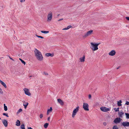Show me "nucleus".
<instances>
[{"instance_id":"f257e3e1","label":"nucleus","mask_w":129,"mask_h":129,"mask_svg":"<svg viewBox=\"0 0 129 129\" xmlns=\"http://www.w3.org/2000/svg\"><path fill=\"white\" fill-rule=\"evenodd\" d=\"M36 59L39 61H41L43 59V57L41 53L37 49L35 48L34 51Z\"/></svg>"},{"instance_id":"f03ea898","label":"nucleus","mask_w":129,"mask_h":129,"mask_svg":"<svg viewBox=\"0 0 129 129\" xmlns=\"http://www.w3.org/2000/svg\"><path fill=\"white\" fill-rule=\"evenodd\" d=\"M100 44V43H96L91 42L90 43L91 46L90 47L92 50L95 51L98 50V46Z\"/></svg>"},{"instance_id":"7ed1b4c3","label":"nucleus","mask_w":129,"mask_h":129,"mask_svg":"<svg viewBox=\"0 0 129 129\" xmlns=\"http://www.w3.org/2000/svg\"><path fill=\"white\" fill-rule=\"evenodd\" d=\"M79 107L78 106L76 108L73 110L72 114V117L73 118H74L75 117L77 113L79 111Z\"/></svg>"},{"instance_id":"20e7f679","label":"nucleus","mask_w":129,"mask_h":129,"mask_svg":"<svg viewBox=\"0 0 129 129\" xmlns=\"http://www.w3.org/2000/svg\"><path fill=\"white\" fill-rule=\"evenodd\" d=\"M93 32V31L92 30L88 31L84 34V35L83 36V37L84 38H85L89 36L92 34Z\"/></svg>"},{"instance_id":"39448f33","label":"nucleus","mask_w":129,"mask_h":129,"mask_svg":"<svg viewBox=\"0 0 129 129\" xmlns=\"http://www.w3.org/2000/svg\"><path fill=\"white\" fill-rule=\"evenodd\" d=\"M52 12H50L47 16V21L48 22H50L52 18Z\"/></svg>"},{"instance_id":"423d86ee","label":"nucleus","mask_w":129,"mask_h":129,"mask_svg":"<svg viewBox=\"0 0 129 129\" xmlns=\"http://www.w3.org/2000/svg\"><path fill=\"white\" fill-rule=\"evenodd\" d=\"M83 107L84 110L86 111H88L89 110V105L86 103H83Z\"/></svg>"},{"instance_id":"0eeeda50","label":"nucleus","mask_w":129,"mask_h":129,"mask_svg":"<svg viewBox=\"0 0 129 129\" xmlns=\"http://www.w3.org/2000/svg\"><path fill=\"white\" fill-rule=\"evenodd\" d=\"M101 110L104 112H107L109 111L110 108H107L105 107H102L100 108Z\"/></svg>"},{"instance_id":"6e6552de","label":"nucleus","mask_w":129,"mask_h":129,"mask_svg":"<svg viewBox=\"0 0 129 129\" xmlns=\"http://www.w3.org/2000/svg\"><path fill=\"white\" fill-rule=\"evenodd\" d=\"M23 90L26 95L28 96H30L31 95V93L29 92V90L28 89L25 88L23 89Z\"/></svg>"},{"instance_id":"1a4fd4ad","label":"nucleus","mask_w":129,"mask_h":129,"mask_svg":"<svg viewBox=\"0 0 129 129\" xmlns=\"http://www.w3.org/2000/svg\"><path fill=\"white\" fill-rule=\"evenodd\" d=\"M120 118H115L114 121V122L115 123L117 124L120 122L121 121Z\"/></svg>"},{"instance_id":"9d476101","label":"nucleus","mask_w":129,"mask_h":129,"mask_svg":"<svg viewBox=\"0 0 129 129\" xmlns=\"http://www.w3.org/2000/svg\"><path fill=\"white\" fill-rule=\"evenodd\" d=\"M116 53V52L115 50H112L109 53V54L110 56H113L115 55Z\"/></svg>"},{"instance_id":"9b49d317","label":"nucleus","mask_w":129,"mask_h":129,"mask_svg":"<svg viewBox=\"0 0 129 129\" xmlns=\"http://www.w3.org/2000/svg\"><path fill=\"white\" fill-rule=\"evenodd\" d=\"M122 125L124 126H129V122H123L122 123Z\"/></svg>"},{"instance_id":"f8f14e48","label":"nucleus","mask_w":129,"mask_h":129,"mask_svg":"<svg viewBox=\"0 0 129 129\" xmlns=\"http://www.w3.org/2000/svg\"><path fill=\"white\" fill-rule=\"evenodd\" d=\"M58 102L61 105H63L64 104L63 102L60 99H59L57 100Z\"/></svg>"},{"instance_id":"ddd939ff","label":"nucleus","mask_w":129,"mask_h":129,"mask_svg":"<svg viewBox=\"0 0 129 129\" xmlns=\"http://www.w3.org/2000/svg\"><path fill=\"white\" fill-rule=\"evenodd\" d=\"M3 123L5 126L6 127L8 125V122L7 120H3L2 121Z\"/></svg>"},{"instance_id":"4468645a","label":"nucleus","mask_w":129,"mask_h":129,"mask_svg":"<svg viewBox=\"0 0 129 129\" xmlns=\"http://www.w3.org/2000/svg\"><path fill=\"white\" fill-rule=\"evenodd\" d=\"M85 56L84 55L82 57L80 58V61L81 62H84L85 61Z\"/></svg>"},{"instance_id":"2eb2a0df","label":"nucleus","mask_w":129,"mask_h":129,"mask_svg":"<svg viewBox=\"0 0 129 129\" xmlns=\"http://www.w3.org/2000/svg\"><path fill=\"white\" fill-rule=\"evenodd\" d=\"M45 56L47 57H49V56L52 57L54 56L53 54H51L50 53H47L45 54Z\"/></svg>"},{"instance_id":"dca6fc26","label":"nucleus","mask_w":129,"mask_h":129,"mask_svg":"<svg viewBox=\"0 0 129 129\" xmlns=\"http://www.w3.org/2000/svg\"><path fill=\"white\" fill-rule=\"evenodd\" d=\"M28 104V102H26L24 101V102L23 106H24V108L25 109H26V108Z\"/></svg>"},{"instance_id":"f3484780","label":"nucleus","mask_w":129,"mask_h":129,"mask_svg":"<svg viewBox=\"0 0 129 129\" xmlns=\"http://www.w3.org/2000/svg\"><path fill=\"white\" fill-rule=\"evenodd\" d=\"M52 107H50V109L47 110V115H48L49 114V113L52 112Z\"/></svg>"},{"instance_id":"a211bd4d","label":"nucleus","mask_w":129,"mask_h":129,"mask_svg":"<svg viewBox=\"0 0 129 129\" xmlns=\"http://www.w3.org/2000/svg\"><path fill=\"white\" fill-rule=\"evenodd\" d=\"M118 113L119 116L120 117H122V115L124 114V112H119Z\"/></svg>"},{"instance_id":"6ab92c4d","label":"nucleus","mask_w":129,"mask_h":129,"mask_svg":"<svg viewBox=\"0 0 129 129\" xmlns=\"http://www.w3.org/2000/svg\"><path fill=\"white\" fill-rule=\"evenodd\" d=\"M16 123V126H19L20 125V121L18 120H17Z\"/></svg>"},{"instance_id":"aec40b11","label":"nucleus","mask_w":129,"mask_h":129,"mask_svg":"<svg viewBox=\"0 0 129 129\" xmlns=\"http://www.w3.org/2000/svg\"><path fill=\"white\" fill-rule=\"evenodd\" d=\"M122 103V101L121 100H120L119 101L117 102V105L119 106H121L122 105L121 103Z\"/></svg>"},{"instance_id":"412c9836","label":"nucleus","mask_w":129,"mask_h":129,"mask_svg":"<svg viewBox=\"0 0 129 129\" xmlns=\"http://www.w3.org/2000/svg\"><path fill=\"white\" fill-rule=\"evenodd\" d=\"M41 32L43 33L47 34H48V33H49V31H48L42 30V31H41Z\"/></svg>"},{"instance_id":"4be33fe9","label":"nucleus","mask_w":129,"mask_h":129,"mask_svg":"<svg viewBox=\"0 0 129 129\" xmlns=\"http://www.w3.org/2000/svg\"><path fill=\"white\" fill-rule=\"evenodd\" d=\"M4 110L5 111H7L8 110L7 107L5 105V104H4Z\"/></svg>"},{"instance_id":"5701e85b","label":"nucleus","mask_w":129,"mask_h":129,"mask_svg":"<svg viewBox=\"0 0 129 129\" xmlns=\"http://www.w3.org/2000/svg\"><path fill=\"white\" fill-rule=\"evenodd\" d=\"M49 125L48 123H45L44 125V126L45 128H47L48 125Z\"/></svg>"},{"instance_id":"b1692460","label":"nucleus","mask_w":129,"mask_h":129,"mask_svg":"<svg viewBox=\"0 0 129 129\" xmlns=\"http://www.w3.org/2000/svg\"><path fill=\"white\" fill-rule=\"evenodd\" d=\"M20 128L21 129H25L24 124H21L20 126Z\"/></svg>"},{"instance_id":"393cba45","label":"nucleus","mask_w":129,"mask_h":129,"mask_svg":"<svg viewBox=\"0 0 129 129\" xmlns=\"http://www.w3.org/2000/svg\"><path fill=\"white\" fill-rule=\"evenodd\" d=\"M125 114L126 116V118L127 119H129V114L128 113H125Z\"/></svg>"},{"instance_id":"a878e982","label":"nucleus","mask_w":129,"mask_h":129,"mask_svg":"<svg viewBox=\"0 0 129 129\" xmlns=\"http://www.w3.org/2000/svg\"><path fill=\"white\" fill-rule=\"evenodd\" d=\"M112 129H118L117 126L114 125Z\"/></svg>"},{"instance_id":"bb28decb","label":"nucleus","mask_w":129,"mask_h":129,"mask_svg":"<svg viewBox=\"0 0 129 129\" xmlns=\"http://www.w3.org/2000/svg\"><path fill=\"white\" fill-rule=\"evenodd\" d=\"M22 111V109H20L17 112V113L18 114L20 112Z\"/></svg>"},{"instance_id":"cd10ccee","label":"nucleus","mask_w":129,"mask_h":129,"mask_svg":"<svg viewBox=\"0 0 129 129\" xmlns=\"http://www.w3.org/2000/svg\"><path fill=\"white\" fill-rule=\"evenodd\" d=\"M2 85H3L5 87V88H6L7 87L6 85V84L4 83V82H3L2 84Z\"/></svg>"},{"instance_id":"c85d7f7f","label":"nucleus","mask_w":129,"mask_h":129,"mask_svg":"<svg viewBox=\"0 0 129 129\" xmlns=\"http://www.w3.org/2000/svg\"><path fill=\"white\" fill-rule=\"evenodd\" d=\"M36 37H37L38 38H40L41 39H44V37H42V36H38L37 35H36Z\"/></svg>"},{"instance_id":"c756f323","label":"nucleus","mask_w":129,"mask_h":129,"mask_svg":"<svg viewBox=\"0 0 129 129\" xmlns=\"http://www.w3.org/2000/svg\"><path fill=\"white\" fill-rule=\"evenodd\" d=\"M114 110L115 111L117 112L119 111V108H115L114 109Z\"/></svg>"},{"instance_id":"7c9ffc66","label":"nucleus","mask_w":129,"mask_h":129,"mask_svg":"<svg viewBox=\"0 0 129 129\" xmlns=\"http://www.w3.org/2000/svg\"><path fill=\"white\" fill-rule=\"evenodd\" d=\"M3 115L4 116H6L7 117H9L7 113H4L3 114Z\"/></svg>"},{"instance_id":"2f4dec72","label":"nucleus","mask_w":129,"mask_h":129,"mask_svg":"<svg viewBox=\"0 0 129 129\" xmlns=\"http://www.w3.org/2000/svg\"><path fill=\"white\" fill-rule=\"evenodd\" d=\"M44 74L45 75H46V76L48 75V73H47L46 72H44Z\"/></svg>"},{"instance_id":"473e14b6","label":"nucleus","mask_w":129,"mask_h":129,"mask_svg":"<svg viewBox=\"0 0 129 129\" xmlns=\"http://www.w3.org/2000/svg\"><path fill=\"white\" fill-rule=\"evenodd\" d=\"M0 93L2 94H3V92L1 88H0Z\"/></svg>"},{"instance_id":"72a5a7b5","label":"nucleus","mask_w":129,"mask_h":129,"mask_svg":"<svg viewBox=\"0 0 129 129\" xmlns=\"http://www.w3.org/2000/svg\"><path fill=\"white\" fill-rule=\"evenodd\" d=\"M43 114H41L40 115V117L41 118H42L43 117Z\"/></svg>"},{"instance_id":"f704fd0d","label":"nucleus","mask_w":129,"mask_h":129,"mask_svg":"<svg viewBox=\"0 0 129 129\" xmlns=\"http://www.w3.org/2000/svg\"><path fill=\"white\" fill-rule=\"evenodd\" d=\"M21 62L23 63V64L24 65H25V63H26L23 60H21Z\"/></svg>"},{"instance_id":"c9c22d12","label":"nucleus","mask_w":129,"mask_h":129,"mask_svg":"<svg viewBox=\"0 0 129 129\" xmlns=\"http://www.w3.org/2000/svg\"><path fill=\"white\" fill-rule=\"evenodd\" d=\"M125 104L127 105H129V102L126 101Z\"/></svg>"},{"instance_id":"e433bc0d","label":"nucleus","mask_w":129,"mask_h":129,"mask_svg":"<svg viewBox=\"0 0 129 129\" xmlns=\"http://www.w3.org/2000/svg\"><path fill=\"white\" fill-rule=\"evenodd\" d=\"M91 98V95L90 94H89L88 96L89 99H90Z\"/></svg>"},{"instance_id":"4c0bfd02","label":"nucleus","mask_w":129,"mask_h":129,"mask_svg":"<svg viewBox=\"0 0 129 129\" xmlns=\"http://www.w3.org/2000/svg\"><path fill=\"white\" fill-rule=\"evenodd\" d=\"M126 19L127 20H128L129 21V17H125Z\"/></svg>"},{"instance_id":"58836bf2","label":"nucleus","mask_w":129,"mask_h":129,"mask_svg":"<svg viewBox=\"0 0 129 129\" xmlns=\"http://www.w3.org/2000/svg\"><path fill=\"white\" fill-rule=\"evenodd\" d=\"M68 29V28L67 27H66L63 29H62V30H67Z\"/></svg>"},{"instance_id":"ea45409f","label":"nucleus","mask_w":129,"mask_h":129,"mask_svg":"<svg viewBox=\"0 0 129 129\" xmlns=\"http://www.w3.org/2000/svg\"><path fill=\"white\" fill-rule=\"evenodd\" d=\"M67 27L68 28V29H69L72 27V26L71 25H69Z\"/></svg>"},{"instance_id":"a19ab883","label":"nucleus","mask_w":129,"mask_h":129,"mask_svg":"<svg viewBox=\"0 0 129 129\" xmlns=\"http://www.w3.org/2000/svg\"><path fill=\"white\" fill-rule=\"evenodd\" d=\"M103 124L104 126H106L107 124V123L106 122H104L103 123Z\"/></svg>"},{"instance_id":"79ce46f5","label":"nucleus","mask_w":129,"mask_h":129,"mask_svg":"<svg viewBox=\"0 0 129 129\" xmlns=\"http://www.w3.org/2000/svg\"><path fill=\"white\" fill-rule=\"evenodd\" d=\"M50 117H48V118H47V120L49 121H50Z\"/></svg>"},{"instance_id":"37998d69","label":"nucleus","mask_w":129,"mask_h":129,"mask_svg":"<svg viewBox=\"0 0 129 129\" xmlns=\"http://www.w3.org/2000/svg\"><path fill=\"white\" fill-rule=\"evenodd\" d=\"M25 0H20V2H24Z\"/></svg>"},{"instance_id":"c03bdc74","label":"nucleus","mask_w":129,"mask_h":129,"mask_svg":"<svg viewBox=\"0 0 129 129\" xmlns=\"http://www.w3.org/2000/svg\"><path fill=\"white\" fill-rule=\"evenodd\" d=\"M9 58L11 60H12L13 61H14V60L12 58H11V57L10 56H9Z\"/></svg>"},{"instance_id":"a18cd8bd","label":"nucleus","mask_w":129,"mask_h":129,"mask_svg":"<svg viewBox=\"0 0 129 129\" xmlns=\"http://www.w3.org/2000/svg\"><path fill=\"white\" fill-rule=\"evenodd\" d=\"M63 19L61 18V19L58 20V21H59L61 20H62Z\"/></svg>"},{"instance_id":"49530a36","label":"nucleus","mask_w":129,"mask_h":129,"mask_svg":"<svg viewBox=\"0 0 129 129\" xmlns=\"http://www.w3.org/2000/svg\"><path fill=\"white\" fill-rule=\"evenodd\" d=\"M3 82L0 80V83L2 84V83H3Z\"/></svg>"},{"instance_id":"de8ad7c7","label":"nucleus","mask_w":129,"mask_h":129,"mask_svg":"<svg viewBox=\"0 0 129 129\" xmlns=\"http://www.w3.org/2000/svg\"><path fill=\"white\" fill-rule=\"evenodd\" d=\"M28 129H33L31 127H28Z\"/></svg>"},{"instance_id":"09e8293b","label":"nucleus","mask_w":129,"mask_h":129,"mask_svg":"<svg viewBox=\"0 0 129 129\" xmlns=\"http://www.w3.org/2000/svg\"><path fill=\"white\" fill-rule=\"evenodd\" d=\"M19 59V60H20L21 61V60H22V59H21V58H20Z\"/></svg>"},{"instance_id":"8fccbe9b","label":"nucleus","mask_w":129,"mask_h":129,"mask_svg":"<svg viewBox=\"0 0 129 129\" xmlns=\"http://www.w3.org/2000/svg\"><path fill=\"white\" fill-rule=\"evenodd\" d=\"M31 77V76H29V77Z\"/></svg>"},{"instance_id":"3c124183","label":"nucleus","mask_w":129,"mask_h":129,"mask_svg":"<svg viewBox=\"0 0 129 129\" xmlns=\"http://www.w3.org/2000/svg\"><path fill=\"white\" fill-rule=\"evenodd\" d=\"M0 119H1V118L0 117Z\"/></svg>"}]
</instances>
